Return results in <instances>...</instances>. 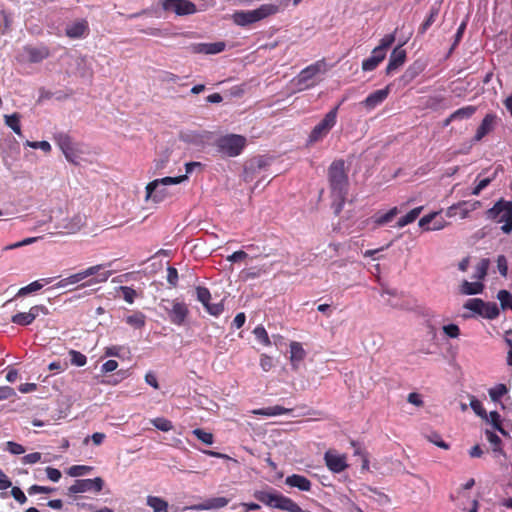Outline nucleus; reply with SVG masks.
I'll use <instances>...</instances> for the list:
<instances>
[{"label":"nucleus","instance_id":"f257e3e1","mask_svg":"<svg viewBox=\"0 0 512 512\" xmlns=\"http://www.w3.org/2000/svg\"><path fill=\"white\" fill-rule=\"evenodd\" d=\"M329 70V65L325 60H318L311 65L301 70L297 76H295L290 85L294 92H301L318 85L323 76Z\"/></svg>","mask_w":512,"mask_h":512},{"label":"nucleus","instance_id":"f03ea898","mask_svg":"<svg viewBox=\"0 0 512 512\" xmlns=\"http://www.w3.org/2000/svg\"><path fill=\"white\" fill-rule=\"evenodd\" d=\"M111 266L112 262L90 266L68 276V280L71 285L78 284L86 280L80 285V287H89L96 284L105 283L112 275V271L108 269Z\"/></svg>","mask_w":512,"mask_h":512},{"label":"nucleus","instance_id":"7ed1b4c3","mask_svg":"<svg viewBox=\"0 0 512 512\" xmlns=\"http://www.w3.org/2000/svg\"><path fill=\"white\" fill-rule=\"evenodd\" d=\"M187 181V175L177 177H164L149 182L145 187V202L161 203L171 196L168 186L177 185Z\"/></svg>","mask_w":512,"mask_h":512},{"label":"nucleus","instance_id":"20e7f679","mask_svg":"<svg viewBox=\"0 0 512 512\" xmlns=\"http://www.w3.org/2000/svg\"><path fill=\"white\" fill-rule=\"evenodd\" d=\"M280 11V6L273 3H265L253 10L236 11L232 15L234 23L238 26H249L253 23L259 22Z\"/></svg>","mask_w":512,"mask_h":512},{"label":"nucleus","instance_id":"39448f33","mask_svg":"<svg viewBox=\"0 0 512 512\" xmlns=\"http://www.w3.org/2000/svg\"><path fill=\"white\" fill-rule=\"evenodd\" d=\"M328 178L331 191L336 200L343 203L348 189V177L343 160L332 162L328 170Z\"/></svg>","mask_w":512,"mask_h":512},{"label":"nucleus","instance_id":"423d86ee","mask_svg":"<svg viewBox=\"0 0 512 512\" xmlns=\"http://www.w3.org/2000/svg\"><path fill=\"white\" fill-rule=\"evenodd\" d=\"M488 219L501 223V230L505 234L512 232V201L500 199L487 210Z\"/></svg>","mask_w":512,"mask_h":512},{"label":"nucleus","instance_id":"0eeeda50","mask_svg":"<svg viewBox=\"0 0 512 512\" xmlns=\"http://www.w3.org/2000/svg\"><path fill=\"white\" fill-rule=\"evenodd\" d=\"M246 143L247 140L242 135L227 134L217 139L216 148L224 156L236 157L242 153Z\"/></svg>","mask_w":512,"mask_h":512},{"label":"nucleus","instance_id":"6e6552de","mask_svg":"<svg viewBox=\"0 0 512 512\" xmlns=\"http://www.w3.org/2000/svg\"><path fill=\"white\" fill-rule=\"evenodd\" d=\"M339 105L325 114L323 119L312 129L308 137V144L323 140L336 125Z\"/></svg>","mask_w":512,"mask_h":512},{"label":"nucleus","instance_id":"1a4fd4ad","mask_svg":"<svg viewBox=\"0 0 512 512\" xmlns=\"http://www.w3.org/2000/svg\"><path fill=\"white\" fill-rule=\"evenodd\" d=\"M86 225V215L83 213H75L67 216L55 224V229L60 234L71 235L78 233Z\"/></svg>","mask_w":512,"mask_h":512},{"label":"nucleus","instance_id":"9d476101","mask_svg":"<svg viewBox=\"0 0 512 512\" xmlns=\"http://www.w3.org/2000/svg\"><path fill=\"white\" fill-rule=\"evenodd\" d=\"M104 480L101 477L93 479H80L76 480L73 485L68 488L69 494H78L85 492L98 493L103 489Z\"/></svg>","mask_w":512,"mask_h":512},{"label":"nucleus","instance_id":"9b49d317","mask_svg":"<svg viewBox=\"0 0 512 512\" xmlns=\"http://www.w3.org/2000/svg\"><path fill=\"white\" fill-rule=\"evenodd\" d=\"M41 314L48 315L49 309L44 305H35L32 306L28 312H19L13 315L11 322L20 326H28Z\"/></svg>","mask_w":512,"mask_h":512},{"label":"nucleus","instance_id":"f8f14e48","mask_svg":"<svg viewBox=\"0 0 512 512\" xmlns=\"http://www.w3.org/2000/svg\"><path fill=\"white\" fill-rule=\"evenodd\" d=\"M162 7L179 16L191 15L197 11L195 4L189 0H164Z\"/></svg>","mask_w":512,"mask_h":512},{"label":"nucleus","instance_id":"ddd939ff","mask_svg":"<svg viewBox=\"0 0 512 512\" xmlns=\"http://www.w3.org/2000/svg\"><path fill=\"white\" fill-rule=\"evenodd\" d=\"M481 206V202L478 200L474 201H460L446 210L447 217L460 216L461 219H465L472 212L477 210Z\"/></svg>","mask_w":512,"mask_h":512},{"label":"nucleus","instance_id":"4468645a","mask_svg":"<svg viewBox=\"0 0 512 512\" xmlns=\"http://www.w3.org/2000/svg\"><path fill=\"white\" fill-rule=\"evenodd\" d=\"M170 306V308L164 307L169 315L170 321L175 325H182L189 313L187 305L182 301L173 300L170 302Z\"/></svg>","mask_w":512,"mask_h":512},{"label":"nucleus","instance_id":"2eb2a0df","mask_svg":"<svg viewBox=\"0 0 512 512\" xmlns=\"http://www.w3.org/2000/svg\"><path fill=\"white\" fill-rule=\"evenodd\" d=\"M390 93V85L386 86L383 89L376 90L370 93L361 103L366 110L371 111L375 109L377 106L382 104L388 97Z\"/></svg>","mask_w":512,"mask_h":512},{"label":"nucleus","instance_id":"dca6fc26","mask_svg":"<svg viewBox=\"0 0 512 512\" xmlns=\"http://www.w3.org/2000/svg\"><path fill=\"white\" fill-rule=\"evenodd\" d=\"M497 176V170H495L490 175H485V173H480L475 178L472 186L469 188V191L466 193L467 195L478 196L481 192L486 189Z\"/></svg>","mask_w":512,"mask_h":512},{"label":"nucleus","instance_id":"f3484780","mask_svg":"<svg viewBox=\"0 0 512 512\" xmlns=\"http://www.w3.org/2000/svg\"><path fill=\"white\" fill-rule=\"evenodd\" d=\"M49 49L46 46H25L23 48V58L31 63H38L48 58Z\"/></svg>","mask_w":512,"mask_h":512},{"label":"nucleus","instance_id":"a211bd4d","mask_svg":"<svg viewBox=\"0 0 512 512\" xmlns=\"http://www.w3.org/2000/svg\"><path fill=\"white\" fill-rule=\"evenodd\" d=\"M324 459L327 467L335 473H340L347 467L346 456L339 454L336 451H327L325 453Z\"/></svg>","mask_w":512,"mask_h":512},{"label":"nucleus","instance_id":"6ab92c4d","mask_svg":"<svg viewBox=\"0 0 512 512\" xmlns=\"http://www.w3.org/2000/svg\"><path fill=\"white\" fill-rule=\"evenodd\" d=\"M88 32V22L84 19L76 20L68 24L65 28L66 35L72 39L84 38L88 34Z\"/></svg>","mask_w":512,"mask_h":512},{"label":"nucleus","instance_id":"aec40b11","mask_svg":"<svg viewBox=\"0 0 512 512\" xmlns=\"http://www.w3.org/2000/svg\"><path fill=\"white\" fill-rule=\"evenodd\" d=\"M406 61V51L397 46L391 53L388 65L386 67V74L390 75L401 67Z\"/></svg>","mask_w":512,"mask_h":512},{"label":"nucleus","instance_id":"412c9836","mask_svg":"<svg viewBox=\"0 0 512 512\" xmlns=\"http://www.w3.org/2000/svg\"><path fill=\"white\" fill-rule=\"evenodd\" d=\"M225 46L224 42L197 43L192 45V51L202 54H218L225 49Z\"/></svg>","mask_w":512,"mask_h":512},{"label":"nucleus","instance_id":"4be33fe9","mask_svg":"<svg viewBox=\"0 0 512 512\" xmlns=\"http://www.w3.org/2000/svg\"><path fill=\"white\" fill-rule=\"evenodd\" d=\"M496 118V115L491 113L484 117L481 124L477 128L476 134L474 136L475 141H480L485 135L494 129Z\"/></svg>","mask_w":512,"mask_h":512},{"label":"nucleus","instance_id":"5701e85b","mask_svg":"<svg viewBox=\"0 0 512 512\" xmlns=\"http://www.w3.org/2000/svg\"><path fill=\"white\" fill-rule=\"evenodd\" d=\"M228 499L225 497H215L207 499L205 502L193 505L189 509L193 510H212L223 508L228 504Z\"/></svg>","mask_w":512,"mask_h":512},{"label":"nucleus","instance_id":"b1692460","mask_svg":"<svg viewBox=\"0 0 512 512\" xmlns=\"http://www.w3.org/2000/svg\"><path fill=\"white\" fill-rule=\"evenodd\" d=\"M305 356L306 352L301 343L296 341L290 343V361L293 369H298L300 362Z\"/></svg>","mask_w":512,"mask_h":512},{"label":"nucleus","instance_id":"393cba45","mask_svg":"<svg viewBox=\"0 0 512 512\" xmlns=\"http://www.w3.org/2000/svg\"><path fill=\"white\" fill-rule=\"evenodd\" d=\"M285 483L288 486L298 488L301 491H309L311 489L310 480L299 474H293L286 477Z\"/></svg>","mask_w":512,"mask_h":512},{"label":"nucleus","instance_id":"a878e982","mask_svg":"<svg viewBox=\"0 0 512 512\" xmlns=\"http://www.w3.org/2000/svg\"><path fill=\"white\" fill-rule=\"evenodd\" d=\"M51 282H52V278H44V279H41V280H36L34 282H31L27 286L20 288L18 290L16 296L17 297H23V296H26V295H28L30 293L39 291L40 289L43 288L44 285L49 284Z\"/></svg>","mask_w":512,"mask_h":512},{"label":"nucleus","instance_id":"bb28decb","mask_svg":"<svg viewBox=\"0 0 512 512\" xmlns=\"http://www.w3.org/2000/svg\"><path fill=\"white\" fill-rule=\"evenodd\" d=\"M385 59L378 50H372L371 56L362 62V70L365 72L373 71Z\"/></svg>","mask_w":512,"mask_h":512},{"label":"nucleus","instance_id":"cd10ccee","mask_svg":"<svg viewBox=\"0 0 512 512\" xmlns=\"http://www.w3.org/2000/svg\"><path fill=\"white\" fill-rule=\"evenodd\" d=\"M484 285L482 282H469L464 280L460 285V293L463 295H476L482 293Z\"/></svg>","mask_w":512,"mask_h":512},{"label":"nucleus","instance_id":"c85d7f7f","mask_svg":"<svg viewBox=\"0 0 512 512\" xmlns=\"http://www.w3.org/2000/svg\"><path fill=\"white\" fill-rule=\"evenodd\" d=\"M289 412H291V409H287V408H284L279 405L270 406V407L261 408V409H255L252 411V413L255 415H262V416H267V417L283 415V414H287Z\"/></svg>","mask_w":512,"mask_h":512},{"label":"nucleus","instance_id":"c756f323","mask_svg":"<svg viewBox=\"0 0 512 512\" xmlns=\"http://www.w3.org/2000/svg\"><path fill=\"white\" fill-rule=\"evenodd\" d=\"M146 504L153 512H168V502L158 496H148Z\"/></svg>","mask_w":512,"mask_h":512},{"label":"nucleus","instance_id":"7c9ffc66","mask_svg":"<svg viewBox=\"0 0 512 512\" xmlns=\"http://www.w3.org/2000/svg\"><path fill=\"white\" fill-rule=\"evenodd\" d=\"M489 266H490V260L489 259H487V258L481 259L478 262V264L476 265V267H475V272H474L472 278L475 281H479V282L484 280V278L487 275V271L489 269Z\"/></svg>","mask_w":512,"mask_h":512},{"label":"nucleus","instance_id":"2f4dec72","mask_svg":"<svg viewBox=\"0 0 512 512\" xmlns=\"http://www.w3.org/2000/svg\"><path fill=\"white\" fill-rule=\"evenodd\" d=\"M125 322L136 329H141L145 326L146 317L142 312L137 311L131 315H128L125 318Z\"/></svg>","mask_w":512,"mask_h":512},{"label":"nucleus","instance_id":"473e14b6","mask_svg":"<svg viewBox=\"0 0 512 512\" xmlns=\"http://www.w3.org/2000/svg\"><path fill=\"white\" fill-rule=\"evenodd\" d=\"M422 210H423L422 206L416 207V208L412 209L405 216L399 218V220L397 221V227L398 228H403L406 225L414 222L418 218V216L420 215Z\"/></svg>","mask_w":512,"mask_h":512},{"label":"nucleus","instance_id":"72a5a7b5","mask_svg":"<svg viewBox=\"0 0 512 512\" xmlns=\"http://www.w3.org/2000/svg\"><path fill=\"white\" fill-rule=\"evenodd\" d=\"M20 119H21V116L18 113H13L11 115H4L5 124L19 136L22 135Z\"/></svg>","mask_w":512,"mask_h":512},{"label":"nucleus","instance_id":"f704fd0d","mask_svg":"<svg viewBox=\"0 0 512 512\" xmlns=\"http://www.w3.org/2000/svg\"><path fill=\"white\" fill-rule=\"evenodd\" d=\"M398 213L399 209L397 207H393L386 213L376 214L374 216V223L378 226L385 225L391 222Z\"/></svg>","mask_w":512,"mask_h":512},{"label":"nucleus","instance_id":"c9c22d12","mask_svg":"<svg viewBox=\"0 0 512 512\" xmlns=\"http://www.w3.org/2000/svg\"><path fill=\"white\" fill-rule=\"evenodd\" d=\"M475 112H476V107L475 106L469 105V106H466V107H462V108L454 111L450 115V120L468 119V118L472 117Z\"/></svg>","mask_w":512,"mask_h":512},{"label":"nucleus","instance_id":"e433bc0d","mask_svg":"<svg viewBox=\"0 0 512 512\" xmlns=\"http://www.w3.org/2000/svg\"><path fill=\"white\" fill-rule=\"evenodd\" d=\"M483 419L487 423L491 424L495 430L499 431L503 435L507 434L504 428L502 427L501 416L498 412L492 411L489 414L487 413V417H483Z\"/></svg>","mask_w":512,"mask_h":512},{"label":"nucleus","instance_id":"4c0bfd02","mask_svg":"<svg viewBox=\"0 0 512 512\" xmlns=\"http://www.w3.org/2000/svg\"><path fill=\"white\" fill-rule=\"evenodd\" d=\"M54 139L63 154L67 151H70V149L74 146L72 139L66 133H58L55 135Z\"/></svg>","mask_w":512,"mask_h":512},{"label":"nucleus","instance_id":"58836bf2","mask_svg":"<svg viewBox=\"0 0 512 512\" xmlns=\"http://www.w3.org/2000/svg\"><path fill=\"white\" fill-rule=\"evenodd\" d=\"M499 313L496 303L484 302L480 315L487 319H495L499 316Z\"/></svg>","mask_w":512,"mask_h":512},{"label":"nucleus","instance_id":"ea45409f","mask_svg":"<svg viewBox=\"0 0 512 512\" xmlns=\"http://www.w3.org/2000/svg\"><path fill=\"white\" fill-rule=\"evenodd\" d=\"M508 389L505 384H497L494 387L490 388L488 393L492 401L498 402L501 398L507 394Z\"/></svg>","mask_w":512,"mask_h":512},{"label":"nucleus","instance_id":"a19ab883","mask_svg":"<svg viewBox=\"0 0 512 512\" xmlns=\"http://www.w3.org/2000/svg\"><path fill=\"white\" fill-rule=\"evenodd\" d=\"M395 35L387 34L381 40L378 46L374 48V50L380 51V54L386 57L387 49L394 43Z\"/></svg>","mask_w":512,"mask_h":512},{"label":"nucleus","instance_id":"79ce46f5","mask_svg":"<svg viewBox=\"0 0 512 512\" xmlns=\"http://www.w3.org/2000/svg\"><path fill=\"white\" fill-rule=\"evenodd\" d=\"M151 424L156 427L157 429L168 432L173 429V424L170 420L164 418V417H157L154 419H151Z\"/></svg>","mask_w":512,"mask_h":512},{"label":"nucleus","instance_id":"37998d69","mask_svg":"<svg viewBox=\"0 0 512 512\" xmlns=\"http://www.w3.org/2000/svg\"><path fill=\"white\" fill-rule=\"evenodd\" d=\"M92 470V467L91 466H86V465H73L71 466L68 471H67V474L71 477H79V476H84L88 473H90Z\"/></svg>","mask_w":512,"mask_h":512},{"label":"nucleus","instance_id":"c03bdc74","mask_svg":"<svg viewBox=\"0 0 512 512\" xmlns=\"http://www.w3.org/2000/svg\"><path fill=\"white\" fill-rule=\"evenodd\" d=\"M70 362L72 365L82 367L87 363V358L84 354L76 350L69 351Z\"/></svg>","mask_w":512,"mask_h":512},{"label":"nucleus","instance_id":"a18cd8bd","mask_svg":"<svg viewBox=\"0 0 512 512\" xmlns=\"http://www.w3.org/2000/svg\"><path fill=\"white\" fill-rule=\"evenodd\" d=\"M497 298L501 303L503 309L512 310V294L507 290H500L497 294Z\"/></svg>","mask_w":512,"mask_h":512},{"label":"nucleus","instance_id":"49530a36","mask_svg":"<svg viewBox=\"0 0 512 512\" xmlns=\"http://www.w3.org/2000/svg\"><path fill=\"white\" fill-rule=\"evenodd\" d=\"M470 407L474 411V413L476 415H478L479 417H481L482 419H483V417H487V412H486L485 408L483 407L481 401H479L474 396L470 397Z\"/></svg>","mask_w":512,"mask_h":512},{"label":"nucleus","instance_id":"de8ad7c7","mask_svg":"<svg viewBox=\"0 0 512 512\" xmlns=\"http://www.w3.org/2000/svg\"><path fill=\"white\" fill-rule=\"evenodd\" d=\"M253 334L255 335L256 339L264 345L269 346L271 344L268 333L263 326H257L253 330Z\"/></svg>","mask_w":512,"mask_h":512},{"label":"nucleus","instance_id":"09e8293b","mask_svg":"<svg viewBox=\"0 0 512 512\" xmlns=\"http://www.w3.org/2000/svg\"><path fill=\"white\" fill-rule=\"evenodd\" d=\"M484 306V301L478 298L469 299L464 307L468 310H471L480 315L482 311V307Z\"/></svg>","mask_w":512,"mask_h":512},{"label":"nucleus","instance_id":"8fccbe9b","mask_svg":"<svg viewBox=\"0 0 512 512\" xmlns=\"http://www.w3.org/2000/svg\"><path fill=\"white\" fill-rule=\"evenodd\" d=\"M193 435H195L200 441L207 445H211L214 442V437L211 433L206 432L200 428L194 429L192 431Z\"/></svg>","mask_w":512,"mask_h":512},{"label":"nucleus","instance_id":"3c124183","mask_svg":"<svg viewBox=\"0 0 512 512\" xmlns=\"http://www.w3.org/2000/svg\"><path fill=\"white\" fill-rule=\"evenodd\" d=\"M25 145L33 149H41L45 153H49L52 149L48 141H29L25 142Z\"/></svg>","mask_w":512,"mask_h":512},{"label":"nucleus","instance_id":"603ef678","mask_svg":"<svg viewBox=\"0 0 512 512\" xmlns=\"http://www.w3.org/2000/svg\"><path fill=\"white\" fill-rule=\"evenodd\" d=\"M196 294H197L198 301H200L204 306L210 302L211 293L207 288L200 287V286L197 287Z\"/></svg>","mask_w":512,"mask_h":512},{"label":"nucleus","instance_id":"864d4df0","mask_svg":"<svg viewBox=\"0 0 512 512\" xmlns=\"http://www.w3.org/2000/svg\"><path fill=\"white\" fill-rule=\"evenodd\" d=\"M439 215V212H432L428 215L423 216L419 222V227L423 228L424 230H431V227L429 226L430 223Z\"/></svg>","mask_w":512,"mask_h":512},{"label":"nucleus","instance_id":"5fc2aeb1","mask_svg":"<svg viewBox=\"0 0 512 512\" xmlns=\"http://www.w3.org/2000/svg\"><path fill=\"white\" fill-rule=\"evenodd\" d=\"M119 289L122 292L123 299L127 303L132 304L134 302V299H135L136 295H137L136 291L133 288L128 287V286H121Z\"/></svg>","mask_w":512,"mask_h":512},{"label":"nucleus","instance_id":"6e6d98bb","mask_svg":"<svg viewBox=\"0 0 512 512\" xmlns=\"http://www.w3.org/2000/svg\"><path fill=\"white\" fill-rule=\"evenodd\" d=\"M497 268L501 276L506 277L508 274V262L504 255H499L497 257Z\"/></svg>","mask_w":512,"mask_h":512},{"label":"nucleus","instance_id":"4d7b16f0","mask_svg":"<svg viewBox=\"0 0 512 512\" xmlns=\"http://www.w3.org/2000/svg\"><path fill=\"white\" fill-rule=\"evenodd\" d=\"M443 332L449 338H457L460 335V329L456 324L444 325Z\"/></svg>","mask_w":512,"mask_h":512},{"label":"nucleus","instance_id":"13d9d810","mask_svg":"<svg viewBox=\"0 0 512 512\" xmlns=\"http://www.w3.org/2000/svg\"><path fill=\"white\" fill-rule=\"evenodd\" d=\"M204 307L206 308L207 312L212 316H219L224 310V306L222 303L211 304L209 302Z\"/></svg>","mask_w":512,"mask_h":512},{"label":"nucleus","instance_id":"bf43d9fd","mask_svg":"<svg viewBox=\"0 0 512 512\" xmlns=\"http://www.w3.org/2000/svg\"><path fill=\"white\" fill-rule=\"evenodd\" d=\"M6 450L14 455H20L25 452V448L21 444H18L13 441H8L6 443Z\"/></svg>","mask_w":512,"mask_h":512},{"label":"nucleus","instance_id":"052dcab7","mask_svg":"<svg viewBox=\"0 0 512 512\" xmlns=\"http://www.w3.org/2000/svg\"><path fill=\"white\" fill-rule=\"evenodd\" d=\"M260 275H261V270L255 269V268L245 269L241 272V277L244 280L255 279V278H258Z\"/></svg>","mask_w":512,"mask_h":512},{"label":"nucleus","instance_id":"680f3d73","mask_svg":"<svg viewBox=\"0 0 512 512\" xmlns=\"http://www.w3.org/2000/svg\"><path fill=\"white\" fill-rule=\"evenodd\" d=\"M273 365V359L270 356L266 354L261 355L260 366L265 372L270 371L273 368Z\"/></svg>","mask_w":512,"mask_h":512},{"label":"nucleus","instance_id":"e2e57ef3","mask_svg":"<svg viewBox=\"0 0 512 512\" xmlns=\"http://www.w3.org/2000/svg\"><path fill=\"white\" fill-rule=\"evenodd\" d=\"M428 440L442 449H449V444L443 441L441 437L436 433L429 435Z\"/></svg>","mask_w":512,"mask_h":512},{"label":"nucleus","instance_id":"0e129e2a","mask_svg":"<svg viewBox=\"0 0 512 512\" xmlns=\"http://www.w3.org/2000/svg\"><path fill=\"white\" fill-rule=\"evenodd\" d=\"M485 435H486L488 442L491 444L492 447L502 445V440L500 439V437L498 435L495 434V432L486 430Z\"/></svg>","mask_w":512,"mask_h":512},{"label":"nucleus","instance_id":"69168bd1","mask_svg":"<svg viewBox=\"0 0 512 512\" xmlns=\"http://www.w3.org/2000/svg\"><path fill=\"white\" fill-rule=\"evenodd\" d=\"M11 495L20 504H24L27 501L26 495L19 487H13L11 490Z\"/></svg>","mask_w":512,"mask_h":512},{"label":"nucleus","instance_id":"338daca9","mask_svg":"<svg viewBox=\"0 0 512 512\" xmlns=\"http://www.w3.org/2000/svg\"><path fill=\"white\" fill-rule=\"evenodd\" d=\"M40 460H41V453H39V452L27 454L22 458V462L24 464H35V463L39 462Z\"/></svg>","mask_w":512,"mask_h":512},{"label":"nucleus","instance_id":"774afa93","mask_svg":"<svg viewBox=\"0 0 512 512\" xmlns=\"http://www.w3.org/2000/svg\"><path fill=\"white\" fill-rule=\"evenodd\" d=\"M407 401L417 407H422L424 402L420 394L412 392L408 395Z\"/></svg>","mask_w":512,"mask_h":512}]
</instances>
